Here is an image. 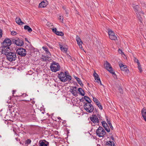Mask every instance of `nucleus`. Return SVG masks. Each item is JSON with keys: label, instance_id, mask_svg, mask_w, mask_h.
<instances>
[{"label": "nucleus", "instance_id": "4be33fe9", "mask_svg": "<svg viewBox=\"0 0 146 146\" xmlns=\"http://www.w3.org/2000/svg\"><path fill=\"white\" fill-rule=\"evenodd\" d=\"M78 91L79 92L80 94L82 96H84L85 95V93L84 91L81 88H79L78 89Z\"/></svg>", "mask_w": 146, "mask_h": 146}, {"label": "nucleus", "instance_id": "4d7b16f0", "mask_svg": "<svg viewBox=\"0 0 146 146\" xmlns=\"http://www.w3.org/2000/svg\"><path fill=\"white\" fill-rule=\"evenodd\" d=\"M72 94L74 96H76V93L75 92H74V93H72Z\"/></svg>", "mask_w": 146, "mask_h": 146}, {"label": "nucleus", "instance_id": "423d86ee", "mask_svg": "<svg viewBox=\"0 0 146 146\" xmlns=\"http://www.w3.org/2000/svg\"><path fill=\"white\" fill-rule=\"evenodd\" d=\"M96 133L99 137H104L106 132L102 127L99 126L96 130Z\"/></svg>", "mask_w": 146, "mask_h": 146}, {"label": "nucleus", "instance_id": "f8f14e48", "mask_svg": "<svg viewBox=\"0 0 146 146\" xmlns=\"http://www.w3.org/2000/svg\"><path fill=\"white\" fill-rule=\"evenodd\" d=\"M119 65L120 68L121 70L124 71L127 74L129 73V70L127 69L126 65H124L122 64H120Z\"/></svg>", "mask_w": 146, "mask_h": 146}, {"label": "nucleus", "instance_id": "3c124183", "mask_svg": "<svg viewBox=\"0 0 146 146\" xmlns=\"http://www.w3.org/2000/svg\"><path fill=\"white\" fill-rule=\"evenodd\" d=\"M68 57L72 61H73V60L72 59L70 55H68Z\"/></svg>", "mask_w": 146, "mask_h": 146}, {"label": "nucleus", "instance_id": "dca6fc26", "mask_svg": "<svg viewBox=\"0 0 146 146\" xmlns=\"http://www.w3.org/2000/svg\"><path fill=\"white\" fill-rule=\"evenodd\" d=\"M76 40L77 42V44L80 47V48L81 47L82 48V41L81 40L80 38L78 35L76 36Z\"/></svg>", "mask_w": 146, "mask_h": 146}, {"label": "nucleus", "instance_id": "338daca9", "mask_svg": "<svg viewBox=\"0 0 146 146\" xmlns=\"http://www.w3.org/2000/svg\"><path fill=\"white\" fill-rule=\"evenodd\" d=\"M58 118V119H61V118L60 117H59Z\"/></svg>", "mask_w": 146, "mask_h": 146}, {"label": "nucleus", "instance_id": "f3484780", "mask_svg": "<svg viewBox=\"0 0 146 146\" xmlns=\"http://www.w3.org/2000/svg\"><path fill=\"white\" fill-rule=\"evenodd\" d=\"M141 113L143 119L146 122V109L143 108L141 110Z\"/></svg>", "mask_w": 146, "mask_h": 146}, {"label": "nucleus", "instance_id": "bf43d9fd", "mask_svg": "<svg viewBox=\"0 0 146 146\" xmlns=\"http://www.w3.org/2000/svg\"><path fill=\"white\" fill-rule=\"evenodd\" d=\"M47 46H48L49 48H52L51 46H50V45L48 44V45H47Z\"/></svg>", "mask_w": 146, "mask_h": 146}, {"label": "nucleus", "instance_id": "09e8293b", "mask_svg": "<svg viewBox=\"0 0 146 146\" xmlns=\"http://www.w3.org/2000/svg\"><path fill=\"white\" fill-rule=\"evenodd\" d=\"M27 94L26 93L23 94L22 95H21V96H23V97H25L27 96Z\"/></svg>", "mask_w": 146, "mask_h": 146}, {"label": "nucleus", "instance_id": "6e6d98bb", "mask_svg": "<svg viewBox=\"0 0 146 146\" xmlns=\"http://www.w3.org/2000/svg\"><path fill=\"white\" fill-rule=\"evenodd\" d=\"M59 46L60 49L62 48V47H63V46H62V45H61L60 44H59Z\"/></svg>", "mask_w": 146, "mask_h": 146}, {"label": "nucleus", "instance_id": "aec40b11", "mask_svg": "<svg viewBox=\"0 0 146 146\" xmlns=\"http://www.w3.org/2000/svg\"><path fill=\"white\" fill-rule=\"evenodd\" d=\"M106 146H114V143L112 141H107L106 143Z\"/></svg>", "mask_w": 146, "mask_h": 146}, {"label": "nucleus", "instance_id": "13d9d810", "mask_svg": "<svg viewBox=\"0 0 146 146\" xmlns=\"http://www.w3.org/2000/svg\"><path fill=\"white\" fill-rule=\"evenodd\" d=\"M98 83L99 84H100V85H102L104 87V86L102 84L101 82V81H100V82H99V83Z\"/></svg>", "mask_w": 146, "mask_h": 146}, {"label": "nucleus", "instance_id": "c9c22d12", "mask_svg": "<svg viewBox=\"0 0 146 146\" xmlns=\"http://www.w3.org/2000/svg\"><path fill=\"white\" fill-rule=\"evenodd\" d=\"M104 129L108 132H110V129L109 126L107 127H106L105 128H104Z\"/></svg>", "mask_w": 146, "mask_h": 146}, {"label": "nucleus", "instance_id": "cd10ccee", "mask_svg": "<svg viewBox=\"0 0 146 146\" xmlns=\"http://www.w3.org/2000/svg\"><path fill=\"white\" fill-rule=\"evenodd\" d=\"M56 34L57 35L61 36H62L64 35V33L63 32H59L58 31H57Z\"/></svg>", "mask_w": 146, "mask_h": 146}, {"label": "nucleus", "instance_id": "37998d69", "mask_svg": "<svg viewBox=\"0 0 146 146\" xmlns=\"http://www.w3.org/2000/svg\"><path fill=\"white\" fill-rule=\"evenodd\" d=\"M72 90H73V91H74L75 92L76 91L77 88L76 86L72 87Z\"/></svg>", "mask_w": 146, "mask_h": 146}, {"label": "nucleus", "instance_id": "473e14b6", "mask_svg": "<svg viewBox=\"0 0 146 146\" xmlns=\"http://www.w3.org/2000/svg\"><path fill=\"white\" fill-rule=\"evenodd\" d=\"M138 65V69L139 70L140 72H141L142 71V68L140 64H139V65Z\"/></svg>", "mask_w": 146, "mask_h": 146}, {"label": "nucleus", "instance_id": "c756f323", "mask_svg": "<svg viewBox=\"0 0 146 146\" xmlns=\"http://www.w3.org/2000/svg\"><path fill=\"white\" fill-rule=\"evenodd\" d=\"M96 104L97 106H98V107H99V108H100V110H102V106L101 105L100 103L99 102L97 103Z\"/></svg>", "mask_w": 146, "mask_h": 146}, {"label": "nucleus", "instance_id": "2eb2a0df", "mask_svg": "<svg viewBox=\"0 0 146 146\" xmlns=\"http://www.w3.org/2000/svg\"><path fill=\"white\" fill-rule=\"evenodd\" d=\"M139 11V12H138V13H136V14H137V18L139 20L141 23H142V18L141 16L144 14V13L143 12H141V11Z\"/></svg>", "mask_w": 146, "mask_h": 146}, {"label": "nucleus", "instance_id": "e433bc0d", "mask_svg": "<svg viewBox=\"0 0 146 146\" xmlns=\"http://www.w3.org/2000/svg\"><path fill=\"white\" fill-rule=\"evenodd\" d=\"M48 58V57H47L46 56H44L43 58H42L43 60L45 61H46L48 60L47 58Z\"/></svg>", "mask_w": 146, "mask_h": 146}, {"label": "nucleus", "instance_id": "f704fd0d", "mask_svg": "<svg viewBox=\"0 0 146 146\" xmlns=\"http://www.w3.org/2000/svg\"><path fill=\"white\" fill-rule=\"evenodd\" d=\"M93 101L95 102H96V103H97L99 102L98 101V100L96 98H93Z\"/></svg>", "mask_w": 146, "mask_h": 146}, {"label": "nucleus", "instance_id": "864d4df0", "mask_svg": "<svg viewBox=\"0 0 146 146\" xmlns=\"http://www.w3.org/2000/svg\"><path fill=\"white\" fill-rule=\"evenodd\" d=\"M84 98L83 99V98L81 99L80 100V102H83V101H84Z\"/></svg>", "mask_w": 146, "mask_h": 146}, {"label": "nucleus", "instance_id": "58836bf2", "mask_svg": "<svg viewBox=\"0 0 146 146\" xmlns=\"http://www.w3.org/2000/svg\"><path fill=\"white\" fill-rule=\"evenodd\" d=\"M106 120L108 124L111 123V121L110 120H109L108 119V117H106Z\"/></svg>", "mask_w": 146, "mask_h": 146}, {"label": "nucleus", "instance_id": "72a5a7b5", "mask_svg": "<svg viewBox=\"0 0 146 146\" xmlns=\"http://www.w3.org/2000/svg\"><path fill=\"white\" fill-rule=\"evenodd\" d=\"M134 61L135 62H136L137 63V65H139L140 64V63L138 60L135 58H134Z\"/></svg>", "mask_w": 146, "mask_h": 146}, {"label": "nucleus", "instance_id": "f03ea898", "mask_svg": "<svg viewBox=\"0 0 146 146\" xmlns=\"http://www.w3.org/2000/svg\"><path fill=\"white\" fill-rule=\"evenodd\" d=\"M104 66L106 69L107 70L110 72L112 74L114 75V77L115 78H117V75L115 74V72H113V70L112 68L111 64L107 61H106L104 64Z\"/></svg>", "mask_w": 146, "mask_h": 146}, {"label": "nucleus", "instance_id": "1a4fd4ad", "mask_svg": "<svg viewBox=\"0 0 146 146\" xmlns=\"http://www.w3.org/2000/svg\"><path fill=\"white\" fill-rule=\"evenodd\" d=\"M1 47L2 48V54H5L7 56L9 54L8 53L11 52V50L10 47L8 46H5L3 45Z\"/></svg>", "mask_w": 146, "mask_h": 146}, {"label": "nucleus", "instance_id": "c85d7f7f", "mask_svg": "<svg viewBox=\"0 0 146 146\" xmlns=\"http://www.w3.org/2000/svg\"><path fill=\"white\" fill-rule=\"evenodd\" d=\"M108 32L109 36L110 35L112 36V35H115L114 32L110 29L108 31Z\"/></svg>", "mask_w": 146, "mask_h": 146}, {"label": "nucleus", "instance_id": "a878e982", "mask_svg": "<svg viewBox=\"0 0 146 146\" xmlns=\"http://www.w3.org/2000/svg\"><path fill=\"white\" fill-rule=\"evenodd\" d=\"M42 48L44 51H45L46 53L47 54L51 55L49 51L48 50V48L47 47H45L44 46H43L42 47Z\"/></svg>", "mask_w": 146, "mask_h": 146}, {"label": "nucleus", "instance_id": "4c0bfd02", "mask_svg": "<svg viewBox=\"0 0 146 146\" xmlns=\"http://www.w3.org/2000/svg\"><path fill=\"white\" fill-rule=\"evenodd\" d=\"M61 50H64L65 52H67V49L66 48H65L63 47H62V48L60 49Z\"/></svg>", "mask_w": 146, "mask_h": 146}, {"label": "nucleus", "instance_id": "de8ad7c7", "mask_svg": "<svg viewBox=\"0 0 146 146\" xmlns=\"http://www.w3.org/2000/svg\"><path fill=\"white\" fill-rule=\"evenodd\" d=\"M59 19L60 20H62V22H63V17H61V16H60L59 18Z\"/></svg>", "mask_w": 146, "mask_h": 146}, {"label": "nucleus", "instance_id": "b1692460", "mask_svg": "<svg viewBox=\"0 0 146 146\" xmlns=\"http://www.w3.org/2000/svg\"><path fill=\"white\" fill-rule=\"evenodd\" d=\"M24 29L25 30H27L29 33H31L32 31L31 28L28 25H25L24 26Z\"/></svg>", "mask_w": 146, "mask_h": 146}, {"label": "nucleus", "instance_id": "0e129e2a", "mask_svg": "<svg viewBox=\"0 0 146 146\" xmlns=\"http://www.w3.org/2000/svg\"><path fill=\"white\" fill-rule=\"evenodd\" d=\"M32 103L33 104H34L35 103V102L34 101H32Z\"/></svg>", "mask_w": 146, "mask_h": 146}, {"label": "nucleus", "instance_id": "5701e85b", "mask_svg": "<svg viewBox=\"0 0 146 146\" xmlns=\"http://www.w3.org/2000/svg\"><path fill=\"white\" fill-rule=\"evenodd\" d=\"M84 100L87 102V103H91L92 102L90 98L88 96H84Z\"/></svg>", "mask_w": 146, "mask_h": 146}, {"label": "nucleus", "instance_id": "39448f33", "mask_svg": "<svg viewBox=\"0 0 146 146\" xmlns=\"http://www.w3.org/2000/svg\"><path fill=\"white\" fill-rule=\"evenodd\" d=\"M12 44L18 46H22L24 44L23 40L18 38H12Z\"/></svg>", "mask_w": 146, "mask_h": 146}, {"label": "nucleus", "instance_id": "7c9ffc66", "mask_svg": "<svg viewBox=\"0 0 146 146\" xmlns=\"http://www.w3.org/2000/svg\"><path fill=\"white\" fill-rule=\"evenodd\" d=\"M94 78L95 80H97L96 82L97 83L100 82V80L99 76L94 77Z\"/></svg>", "mask_w": 146, "mask_h": 146}, {"label": "nucleus", "instance_id": "0eeeda50", "mask_svg": "<svg viewBox=\"0 0 146 146\" xmlns=\"http://www.w3.org/2000/svg\"><path fill=\"white\" fill-rule=\"evenodd\" d=\"M6 56L8 60L10 61H13L15 60L17 58L16 53L12 52H10Z\"/></svg>", "mask_w": 146, "mask_h": 146}, {"label": "nucleus", "instance_id": "9d476101", "mask_svg": "<svg viewBox=\"0 0 146 146\" xmlns=\"http://www.w3.org/2000/svg\"><path fill=\"white\" fill-rule=\"evenodd\" d=\"M90 119L94 124L98 125L99 123L98 119L96 115L93 114Z\"/></svg>", "mask_w": 146, "mask_h": 146}, {"label": "nucleus", "instance_id": "412c9836", "mask_svg": "<svg viewBox=\"0 0 146 146\" xmlns=\"http://www.w3.org/2000/svg\"><path fill=\"white\" fill-rule=\"evenodd\" d=\"M136 13H138L139 11H141V9L139 7L138 5H135L133 7Z\"/></svg>", "mask_w": 146, "mask_h": 146}, {"label": "nucleus", "instance_id": "a18cd8bd", "mask_svg": "<svg viewBox=\"0 0 146 146\" xmlns=\"http://www.w3.org/2000/svg\"><path fill=\"white\" fill-rule=\"evenodd\" d=\"M109 126H110L111 129H112V130L113 129V127L112 126V124H111V123L109 124Z\"/></svg>", "mask_w": 146, "mask_h": 146}, {"label": "nucleus", "instance_id": "393cba45", "mask_svg": "<svg viewBox=\"0 0 146 146\" xmlns=\"http://www.w3.org/2000/svg\"><path fill=\"white\" fill-rule=\"evenodd\" d=\"M109 37L111 40H115L117 39V36L115 35H113L109 36Z\"/></svg>", "mask_w": 146, "mask_h": 146}, {"label": "nucleus", "instance_id": "052dcab7", "mask_svg": "<svg viewBox=\"0 0 146 146\" xmlns=\"http://www.w3.org/2000/svg\"><path fill=\"white\" fill-rule=\"evenodd\" d=\"M108 1L111 3H111L112 1V0H108Z\"/></svg>", "mask_w": 146, "mask_h": 146}, {"label": "nucleus", "instance_id": "2f4dec72", "mask_svg": "<svg viewBox=\"0 0 146 146\" xmlns=\"http://www.w3.org/2000/svg\"><path fill=\"white\" fill-rule=\"evenodd\" d=\"M31 139H28L25 141V144H27V145H28L30 144L31 143Z\"/></svg>", "mask_w": 146, "mask_h": 146}, {"label": "nucleus", "instance_id": "680f3d73", "mask_svg": "<svg viewBox=\"0 0 146 146\" xmlns=\"http://www.w3.org/2000/svg\"><path fill=\"white\" fill-rule=\"evenodd\" d=\"M25 40L26 41L28 42H29V41L27 39V38H25Z\"/></svg>", "mask_w": 146, "mask_h": 146}, {"label": "nucleus", "instance_id": "20e7f679", "mask_svg": "<svg viewBox=\"0 0 146 146\" xmlns=\"http://www.w3.org/2000/svg\"><path fill=\"white\" fill-rule=\"evenodd\" d=\"M83 106L86 111L89 113H92L94 110V107L91 103H85Z\"/></svg>", "mask_w": 146, "mask_h": 146}, {"label": "nucleus", "instance_id": "ea45409f", "mask_svg": "<svg viewBox=\"0 0 146 146\" xmlns=\"http://www.w3.org/2000/svg\"><path fill=\"white\" fill-rule=\"evenodd\" d=\"M17 33L15 31H12L11 32V34L13 35H16Z\"/></svg>", "mask_w": 146, "mask_h": 146}, {"label": "nucleus", "instance_id": "f257e3e1", "mask_svg": "<svg viewBox=\"0 0 146 146\" xmlns=\"http://www.w3.org/2000/svg\"><path fill=\"white\" fill-rule=\"evenodd\" d=\"M58 77L60 80L63 82L70 80L71 79V77L69 74L68 75H66L63 72H61L60 74H58Z\"/></svg>", "mask_w": 146, "mask_h": 146}, {"label": "nucleus", "instance_id": "8fccbe9b", "mask_svg": "<svg viewBox=\"0 0 146 146\" xmlns=\"http://www.w3.org/2000/svg\"><path fill=\"white\" fill-rule=\"evenodd\" d=\"M64 74H65L66 75H68V74H69V73L67 71H65V72H64Z\"/></svg>", "mask_w": 146, "mask_h": 146}, {"label": "nucleus", "instance_id": "c03bdc74", "mask_svg": "<svg viewBox=\"0 0 146 146\" xmlns=\"http://www.w3.org/2000/svg\"><path fill=\"white\" fill-rule=\"evenodd\" d=\"M93 76L94 77H96V76H99V75H98V74H97L96 72H94V74H93Z\"/></svg>", "mask_w": 146, "mask_h": 146}, {"label": "nucleus", "instance_id": "7ed1b4c3", "mask_svg": "<svg viewBox=\"0 0 146 146\" xmlns=\"http://www.w3.org/2000/svg\"><path fill=\"white\" fill-rule=\"evenodd\" d=\"M50 68L52 71L56 72L60 70V66L58 63L53 61L51 64Z\"/></svg>", "mask_w": 146, "mask_h": 146}, {"label": "nucleus", "instance_id": "e2e57ef3", "mask_svg": "<svg viewBox=\"0 0 146 146\" xmlns=\"http://www.w3.org/2000/svg\"><path fill=\"white\" fill-rule=\"evenodd\" d=\"M74 91H70V92H71V93L72 94V93H74Z\"/></svg>", "mask_w": 146, "mask_h": 146}, {"label": "nucleus", "instance_id": "4468645a", "mask_svg": "<svg viewBox=\"0 0 146 146\" xmlns=\"http://www.w3.org/2000/svg\"><path fill=\"white\" fill-rule=\"evenodd\" d=\"M48 4V2L46 0L44 1L41 2L39 4L38 7L40 8H44Z\"/></svg>", "mask_w": 146, "mask_h": 146}, {"label": "nucleus", "instance_id": "79ce46f5", "mask_svg": "<svg viewBox=\"0 0 146 146\" xmlns=\"http://www.w3.org/2000/svg\"><path fill=\"white\" fill-rule=\"evenodd\" d=\"M52 32L55 33V34L57 32V29L56 28H54L52 29Z\"/></svg>", "mask_w": 146, "mask_h": 146}, {"label": "nucleus", "instance_id": "a19ab883", "mask_svg": "<svg viewBox=\"0 0 146 146\" xmlns=\"http://www.w3.org/2000/svg\"><path fill=\"white\" fill-rule=\"evenodd\" d=\"M119 92L121 94H123V90L121 88H119Z\"/></svg>", "mask_w": 146, "mask_h": 146}, {"label": "nucleus", "instance_id": "a211bd4d", "mask_svg": "<svg viewBox=\"0 0 146 146\" xmlns=\"http://www.w3.org/2000/svg\"><path fill=\"white\" fill-rule=\"evenodd\" d=\"M16 23L19 25H22L24 24V23L22 21L21 19L19 17H17L15 19Z\"/></svg>", "mask_w": 146, "mask_h": 146}, {"label": "nucleus", "instance_id": "603ef678", "mask_svg": "<svg viewBox=\"0 0 146 146\" xmlns=\"http://www.w3.org/2000/svg\"><path fill=\"white\" fill-rule=\"evenodd\" d=\"M118 52H119V53H120L122 52L121 49H119L118 50Z\"/></svg>", "mask_w": 146, "mask_h": 146}, {"label": "nucleus", "instance_id": "6e6552de", "mask_svg": "<svg viewBox=\"0 0 146 146\" xmlns=\"http://www.w3.org/2000/svg\"><path fill=\"white\" fill-rule=\"evenodd\" d=\"M16 52L21 56H25L27 54L26 50L22 48L17 49L16 50Z\"/></svg>", "mask_w": 146, "mask_h": 146}, {"label": "nucleus", "instance_id": "5fc2aeb1", "mask_svg": "<svg viewBox=\"0 0 146 146\" xmlns=\"http://www.w3.org/2000/svg\"><path fill=\"white\" fill-rule=\"evenodd\" d=\"M111 139L113 141L114 140V138L113 137V135H112L111 137Z\"/></svg>", "mask_w": 146, "mask_h": 146}, {"label": "nucleus", "instance_id": "9b49d317", "mask_svg": "<svg viewBox=\"0 0 146 146\" xmlns=\"http://www.w3.org/2000/svg\"><path fill=\"white\" fill-rule=\"evenodd\" d=\"M12 43V38L11 40L8 38H6L2 43V44L4 46L9 47Z\"/></svg>", "mask_w": 146, "mask_h": 146}, {"label": "nucleus", "instance_id": "6ab92c4d", "mask_svg": "<svg viewBox=\"0 0 146 146\" xmlns=\"http://www.w3.org/2000/svg\"><path fill=\"white\" fill-rule=\"evenodd\" d=\"M74 77L76 80L78 82V83L81 86V87H83L84 84L81 80L80 79L78 78V77L76 76H74Z\"/></svg>", "mask_w": 146, "mask_h": 146}, {"label": "nucleus", "instance_id": "bb28decb", "mask_svg": "<svg viewBox=\"0 0 146 146\" xmlns=\"http://www.w3.org/2000/svg\"><path fill=\"white\" fill-rule=\"evenodd\" d=\"M102 126L104 127V128L109 126L108 124L105 121H102Z\"/></svg>", "mask_w": 146, "mask_h": 146}, {"label": "nucleus", "instance_id": "49530a36", "mask_svg": "<svg viewBox=\"0 0 146 146\" xmlns=\"http://www.w3.org/2000/svg\"><path fill=\"white\" fill-rule=\"evenodd\" d=\"M2 31L1 29H0V38L2 37Z\"/></svg>", "mask_w": 146, "mask_h": 146}, {"label": "nucleus", "instance_id": "69168bd1", "mask_svg": "<svg viewBox=\"0 0 146 146\" xmlns=\"http://www.w3.org/2000/svg\"><path fill=\"white\" fill-rule=\"evenodd\" d=\"M13 95L14 94V92H16V91L15 90H13Z\"/></svg>", "mask_w": 146, "mask_h": 146}, {"label": "nucleus", "instance_id": "ddd939ff", "mask_svg": "<svg viewBox=\"0 0 146 146\" xmlns=\"http://www.w3.org/2000/svg\"><path fill=\"white\" fill-rule=\"evenodd\" d=\"M49 144V142L45 140H40L39 142V146H48Z\"/></svg>", "mask_w": 146, "mask_h": 146}, {"label": "nucleus", "instance_id": "774afa93", "mask_svg": "<svg viewBox=\"0 0 146 146\" xmlns=\"http://www.w3.org/2000/svg\"><path fill=\"white\" fill-rule=\"evenodd\" d=\"M65 13H66V14H67L68 13L67 12V11H65Z\"/></svg>", "mask_w": 146, "mask_h": 146}]
</instances>
